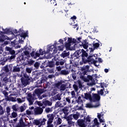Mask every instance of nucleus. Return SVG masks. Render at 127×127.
Instances as JSON below:
<instances>
[{
	"label": "nucleus",
	"instance_id": "nucleus-1",
	"mask_svg": "<svg viewBox=\"0 0 127 127\" xmlns=\"http://www.w3.org/2000/svg\"><path fill=\"white\" fill-rule=\"evenodd\" d=\"M44 93V89L42 88H36L33 92V96L35 99H39L42 100L43 98H46V95L43 94L41 96L42 94Z\"/></svg>",
	"mask_w": 127,
	"mask_h": 127
},
{
	"label": "nucleus",
	"instance_id": "nucleus-2",
	"mask_svg": "<svg viewBox=\"0 0 127 127\" xmlns=\"http://www.w3.org/2000/svg\"><path fill=\"white\" fill-rule=\"evenodd\" d=\"M89 49L90 50L89 55H88V60L89 62H91V63H93L95 66H98L96 65V64L97 62H98L96 60L98 59L97 57H96V55L94 54V51L95 50L94 49H93L92 47H89Z\"/></svg>",
	"mask_w": 127,
	"mask_h": 127
},
{
	"label": "nucleus",
	"instance_id": "nucleus-3",
	"mask_svg": "<svg viewBox=\"0 0 127 127\" xmlns=\"http://www.w3.org/2000/svg\"><path fill=\"white\" fill-rule=\"evenodd\" d=\"M90 69V66L86 65L85 66H83L81 68L82 73L80 74L79 78L83 80L84 81H86L87 80V78L85 77V75H87V73L89 72V70Z\"/></svg>",
	"mask_w": 127,
	"mask_h": 127
},
{
	"label": "nucleus",
	"instance_id": "nucleus-4",
	"mask_svg": "<svg viewBox=\"0 0 127 127\" xmlns=\"http://www.w3.org/2000/svg\"><path fill=\"white\" fill-rule=\"evenodd\" d=\"M82 54H81V57L82 58V61L84 63V64H86V63H88L89 62V50H87L86 51H84V49H82Z\"/></svg>",
	"mask_w": 127,
	"mask_h": 127
},
{
	"label": "nucleus",
	"instance_id": "nucleus-5",
	"mask_svg": "<svg viewBox=\"0 0 127 127\" xmlns=\"http://www.w3.org/2000/svg\"><path fill=\"white\" fill-rule=\"evenodd\" d=\"M83 53V49L77 50L71 56L70 59L72 61H75L76 59H78L80 56H82Z\"/></svg>",
	"mask_w": 127,
	"mask_h": 127
},
{
	"label": "nucleus",
	"instance_id": "nucleus-6",
	"mask_svg": "<svg viewBox=\"0 0 127 127\" xmlns=\"http://www.w3.org/2000/svg\"><path fill=\"white\" fill-rule=\"evenodd\" d=\"M41 107H42L43 109H45L46 107H50L52 106V102L49 101V100H46V99H43L42 103L40 105Z\"/></svg>",
	"mask_w": 127,
	"mask_h": 127
},
{
	"label": "nucleus",
	"instance_id": "nucleus-7",
	"mask_svg": "<svg viewBox=\"0 0 127 127\" xmlns=\"http://www.w3.org/2000/svg\"><path fill=\"white\" fill-rule=\"evenodd\" d=\"M27 100L29 102V106H31V105H33V103L34 102V100H37V99H35L31 93H29L28 94Z\"/></svg>",
	"mask_w": 127,
	"mask_h": 127
},
{
	"label": "nucleus",
	"instance_id": "nucleus-8",
	"mask_svg": "<svg viewBox=\"0 0 127 127\" xmlns=\"http://www.w3.org/2000/svg\"><path fill=\"white\" fill-rule=\"evenodd\" d=\"M32 81L33 80H30V79L29 78L26 79L24 77L21 78V82L22 83V86H23L24 87L27 86V85H29L30 84V82H32Z\"/></svg>",
	"mask_w": 127,
	"mask_h": 127
},
{
	"label": "nucleus",
	"instance_id": "nucleus-9",
	"mask_svg": "<svg viewBox=\"0 0 127 127\" xmlns=\"http://www.w3.org/2000/svg\"><path fill=\"white\" fill-rule=\"evenodd\" d=\"M77 125L79 127H86L87 124L85 122V117L83 119H79L77 120Z\"/></svg>",
	"mask_w": 127,
	"mask_h": 127
},
{
	"label": "nucleus",
	"instance_id": "nucleus-10",
	"mask_svg": "<svg viewBox=\"0 0 127 127\" xmlns=\"http://www.w3.org/2000/svg\"><path fill=\"white\" fill-rule=\"evenodd\" d=\"M35 115H41L43 113V108L38 107L34 109Z\"/></svg>",
	"mask_w": 127,
	"mask_h": 127
},
{
	"label": "nucleus",
	"instance_id": "nucleus-11",
	"mask_svg": "<svg viewBox=\"0 0 127 127\" xmlns=\"http://www.w3.org/2000/svg\"><path fill=\"white\" fill-rule=\"evenodd\" d=\"M92 102H99L101 100V96L100 95L96 93L93 94L92 99L91 98Z\"/></svg>",
	"mask_w": 127,
	"mask_h": 127
},
{
	"label": "nucleus",
	"instance_id": "nucleus-12",
	"mask_svg": "<svg viewBox=\"0 0 127 127\" xmlns=\"http://www.w3.org/2000/svg\"><path fill=\"white\" fill-rule=\"evenodd\" d=\"M56 50V48L55 47V46L52 45L49 47V48L48 49V52L50 53V54H54L56 53L55 51Z\"/></svg>",
	"mask_w": 127,
	"mask_h": 127
},
{
	"label": "nucleus",
	"instance_id": "nucleus-13",
	"mask_svg": "<svg viewBox=\"0 0 127 127\" xmlns=\"http://www.w3.org/2000/svg\"><path fill=\"white\" fill-rule=\"evenodd\" d=\"M47 117L48 119L47 123H53L54 118H55V115H54V114H48Z\"/></svg>",
	"mask_w": 127,
	"mask_h": 127
},
{
	"label": "nucleus",
	"instance_id": "nucleus-14",
	"mask_svg": "<svg viewBox=\"0 0 127 127\" xmlns=\"http://www.w3.org/2000/svg\"><path fill=\"white\" fill-rule=\"evenodd\" d=\"M25 123L23 122V118L21 117L19 120V123L16 126V127H25Z\"/></svg>",
	"mask_w": 127,
	"mask_h": 127
},
{
	"label": "nucleus",
	"instance_id": "nucleus-15",
	"mask_svg": "<svg viewBox=\"0 0 127 127\" xmlns=\"http://www.w3.org/2000/svg\"><path fill=\"white\" fill-rule=\"evenodd\" d=\"M64 82L63 80H60V81H58L57 83H55L54 85L55 89H58L59 90L60 89V87L63 84Z\"/></svg>",
	"mask_w": 127,
	"mask_h": 127
},
{
	"label": "nucleus",
	"instance_id": "nucleus-16",
	"mask_svg": "<svg viewBox=\"0 0 127 127\" xmlns=\"http://www.w3.org/2000/svg\"><path fill=\"white\" fill-rule=\"evenodd\" d=\"M55 59H52V61L48 62L47 66L46 67H49L50 68H53L55 67Z\"/></svg>",
	"mask_w": 127,
	"mask_h": 127
},
{
	"label": "nucleus",
	"instance_id": "nucleus-17",
	"mask_svg": "<svg viewBox=\"0 0 127 127\" xmlns=\"http://www.w3.org/2000/svg\"><path fill=\"white\" fill-rule=\"evenodd\" d=\"M91 91H89V93H84V99L85 100H92V95H91Z\"/></svg>",
	"mask_w": 127,
	"mask_h": 127
},
{
	"label": "nucleus",
	"instance_id": "nucleus-18",
	"mask_svg": "<svg viewBox=\"0 0 127 127\" xmlns=\"http://www.w3.org/2000/svg\"><path fill=\"white\" fill-rule=\"evenodd\" d=\"M62 112L64 114V117H67L69 115V110L67 107H64L62 110Z\"/></svg>",
	"mask_w": 127,
	"mask_h": 127
},
{
	"label": "nucleus",
	"instance_id": "nucleus-19",
	"mask_svg": "<svg viewBox=\"0 0 127 127\" xmlns=\"http://www.w3.org/2000/svg\"><path fill=\"white\" fill-rule=\"evenodd\" d=\"M68 74H69V71L65 69H63L61 71L59 72V75L66 76Z\"/></svg>",
	"mask_w": 127,
	"mask_h": 127
},
{
	"label": "nucleus",
	"instance_id": "nucleus-20",
	"mask_svg": "<svg viewBox=\"0 0 127 127\" xmlns=\"http://www.w3.org/2000/svg\"><path fill=\"white\" fill-rule=\"evenodd\" d=\"M66 102H67L68 104H70L71 103V99H70V97H68L65 98V100H64L63 101V106H65V105H67V103Z\"/></svg>",
	"mask_w": 127,
	"mask_h": 127
},
{
	"label": "nucleus",
	"instance_id": "nucleus-21",
	"mask_svg": "<svg viewBox=\"0 0 127 127\" xmlns=\"http://www.w3.org/2000/svg\"><path fill=\"white\" fill-rule=\"evenodd\" d=\"M70 55V53L68 52H66V51H64L62 55L61 56L63 57V58H66V57H68Z\"/></svg>",
	"mask_w": 127,
	"mask_h": 127
},
{
	"label": "nucleus",
	"instance_id": "nucleus-22",
	"mask_svg": "<svg viewBox=\"0 0 127 127\" xmlns=\"http://www.w3.org/2000/svg\"><path fill=\"white\" fill-rule=\"evenodd\" d=\"M85 123L87 125H88V124L89 125L91 124V117H90V116L88 115L86 118L85 117Z\"/></svg>",
	"mask_w": 127,
	"mask_h": 127
},
{
	"label": "nucleus",
	"instance_id": "nucleus-23",
	"mask_svg": "<svg viewBox=\"0 0 127 127\" xmlns=\"http://www.w3.org/2000/svg\"><path fill=\"white\" fill-rule=\"evenodd\" d=\"M12 72H13V73H15L16 72H20V67L17 66H14L13 67V70H12Z\"/></svg>",
	"mask_w": 127,
	"mask_h": 127
},
{
	"label": "nucleus",
	"instance_id": "nucleus-24",
	"mask_svg": "<svg viewBox=\"0 0 127 127\" xmlns=\"http://www.w3.org/2000/svg\"><path fill=\"white\" fill-rule=\"evenodd\" d=\"M16 97H17V96H16L15 97H7V98H6V101H11V102H16Z\"/></svg>",
	"mask_w": 127,
	"mask_h": 127
},
{
	"label": "nucleus",
	"instance_id": "nucleus-25",
	"mask_svg": "<svg viewBox=\"0 0 127 127\" xmlns=\"http://www.w3.org/2000/svg\"><path fill=\"white\" fill-rule=\"evenodd\" d=\"M6 50H7V51H8L9 52V53H10V54H11V55H14V54H15V51H14V50H12V49L11 48L7 47Z\"/></svg>",
	"mask_w": 127,
	"mask_h": 127
},
{
	"label": "nucleus",
	"instance_id": "nucleus-26",
	"mask_svg": "<svg viewBox=\"0 0 127 127\" xmlns=\"http://www.w3.org/2000/svg\"><path fill=\"white\" fill-rule=\"evenodd\" d=\"M103 116H104V114H102L101 115V114L98 113L97 118L99 120L100 123H105L104 120L101 118H103Z\"/></svg>",
	"mask_w": 127,
	"mask_h": 127
},
{
	"label": "nucleus",
	"instance_id": "nucleus-27",
	"mask_svg": "<svg viewBox=\"0 0 127 127\" xmlns=\"http://www.w3.org/2000/svg\"><path fill=\"white\" fill-rule=\"evenodd\" d=\"M2 30L3 31V33L4 34H10L11 33V31H10V29L6 28V29H2Z\"/></svg>",
	"mask_w": 127,
	"mask_h": 127
},
{
	"label": "nucleus",
	"instance_id": "nucleus-28",
	"mask_svg": "<svg viewBox=\"0 0 127 127\" xmlns=\"http://www.w3.org/2000/svg\"><path fill=\"white\" fill-rule=\"evenodd\" d=\"M33 63H34V61L32 60H28L25 63V65H29V66H31L33 65Z\"/></svg>",
	"mask_w": 127,
	"mask_h": 127
},
{
	"label": "nucleus",
	"instance_id": "nucleus-29",
	"mask_svg": "<svg viewBox=\"0 0 127 127\" xmlns=\"http://www.w3.org/2000/svg\"><path fill=\"white\" fill-rule=\"evenodd\" d=\"M6 39L7 40H8V37H7V36H5L4 35H2L1 38L0 39V41L1 42H4V40H6Z\"/></svg>",
	"mask_w": 127,
	"mask_h": 127
},
{
	"label": "nucleus",
	"instance_id": "nucleus-30",
	"mask_svg": "<svg viewBox=\"0 0 127 127\" xmlns=\"http://www.w3.org/2000/svg\"><path fill=\"white\" fill-rule=\"evenodd\" d=\"M93 48V49H94L95 50V49H98V48H99V47H100V44H99V43H96L95 44H92Z\"/></svg>",
	"mask_w": 127,
	"mask_h": 127
},
{
	"label": "nucleus",
	"instance_id": "nucleus-31",
	"mask_svg": "<svg viewBox=\"0 0 127 127\" xmlns=\"http://www.w3.org/2000/svg\"><path fill=\"white\" fill-rule=\"evenodd\" d=\"M59 90L61 91H65V90H66V84L62 83V85H61V87H60Z\"/></svg>",
	"mask_w": 127,
	"mask_h": 127
},
{
	"label": "nucleus",
	"instance_id": "nucleus-32",
	"mask_svg": "<svg viewBox=\"0 0 127 127\" xmlns=\"http://www.w3.org/2000/svg\"><path fill=\"white\" fill-rule=\"evenodd\" d=\"M54 98L56 100V101H57V100L58 101H61V95H60V94H58L56 96H55Z\"/></svg>",
	"mask_w": 127,
	"mask_h": 127
},
{
	"label": "nucleus",
	"instance_id": "nucleus-33",
	"mask_svg": "<svg viewBox=\"0 0 127 127\" xmlns=\"http://www.w3.org/2000/svg\"><path fill=\"white\" fill-rule=\"evenodd\" d=\"M51 85V84H50V83H49V82H46V83L45 85H44V89H49V88H50Z\"/></svg>",
	"mask_w": 127,
	"mask_h": 127
},
{
	"label": "nucleus",
	"instance_id": "nucleus-34",
	"mask_svg": "<svg viewBox=\"0 0 127 127\" xmlns=\"http://www.w3.org/2000/svg\"><path fill=\"white\" fill-rule=\"evenodd\" d=\"M17 101L18 102V103H19V104H21V103H23V102H25V98H22V99H21L20 98H17Z\"/></svg>",
	"mask_w": 127,
	"mask_h": 127
},
{
	"label": "nucleus",
	"instance_id": "nucleus-35",
	"mask_svg": "<svg viewBox=\"0 0 127 127\" xmlns=\"http://www.w3.org/2000/svg\"><path fill=\"white\" fill-rule=\"evenodd\" d=\"M33 124L36 126H39V127H40V121L39 120H35L34 121Z\"/></svg>",
	"mask_w": 127,
	"mask_h": 127
},
{
	"label": "nucleus",
	"instance_id": "nucleus-36",
	"mask_svg": "<svg viewBox=\"0 0 127 127\" xmlns=\"http://www.w3.org/2000/svg\"><path fill=\"white\" fill-rule=\"evenodd\" d=\"M3 71H5L6 73H8L9 72V69L8 68V65H6L3 67Z\"/></svg>",
	"mask_w": 127,
	"mask_h": 127
},
{
	"label": "nucleus",
	"instance_id": "nucleus-37",
	"mask_svg": "<svg viewBox=\"0 0 127 127\" xmlns=\"http://www.w3.org/2000/svg\"><path fill=\"white\" fill-rule=\"evenodd\" d=\"M45 112H46V113H47V114H48L49 113H51V112H52V108H46L45 110Z\"/></svg>",
	"mask_w": 127,
	"mask_h": 127
},
{
	"label": "nucleus",
	"instance_id": "nucleus-38",
	"mask_svg": "<svg viewBox=\"0 0 127 127\" xmlns=\"http://www.w3.org/2000/svg\"><path fill=\"white\" fill-rule=\"evenodd\" d=\"M24 79H26L27 80H28V79H30L31 80L33 81V80L32 79V78L28 76V75H27V74L26 73L24 74Z\"/></svg>",
	"mask_w": 127,
	"mask_h": 127
},
{
	"label": "nucleus",
	"instance_id": "nucleus-39",
	"mask_svg": "<svg viewBox=\"0 0 127 127\" xmlns=\"http://www.w3.org/2000/svg\"><path fill=\"white\" fill-rule=\"evenodd\" d=\"M78 104H83V100H82V98L81 96H79L77 100H76Z\"/></svg>",
	"mask_w": 127,
	"mask_h": 127
},
{
	"label": "nucleus",
	"instance_id": "nucleus-40",
	"mask_svg": "<svg viewBox=\"0 0 127 127\" xmlns=\"http://www.w3.org/2000/svg\"><path fill=\"white\" fill-rule=\"evenodd\" d=\"M47 121L45 118L43 119L42 121L40 123V127H41V126H45V122Z\"/></svg>",
	"mask_w": 127,
	"mask_h": 127
},
{
	"label": "nucleus",
	"instance_id": "nucleus-41",
	"mask_svg": "<svg viewBox=\"0 0 127 127\" xmlns=\"http://www.w3.org/2000/svg\"><path fill=\"white\" fill-rule=\"evenodd\" d=\"M37 84H36V87L39 88V87H41V81L40 80H38L36 82Z\"/></svg>",
	"mask_w": 127,
	"mask_h": 127
},
{
	"label": "nucleus",
	"instance_id": "nucleus-42",
	"mask_svg": "<svg viewBox=\"0 0 127 127\" xmlns=\"http://www.w3.org/2000/svg\"><path fill=\"white\" fill-rule=\"evenodd\" d=\"M2 93L3 94V95H4V97H5V98H7V97H8V93L6 92V90L2 91Z\"/></svg>",
	"mask_w": 127,
	"mask_h": 127
},
{
	"label": "nucleus",
	"instance_id": "nucleus-43",
	"mask_svg": "<svg viewBox=\"0 0 127 127\" xmlns=\"http://www.w3.org/2000/svg\"><path fill=\"white\" fill-rule=\"evenodd\" d=\"M34 66L35 68H36V69H38V68H39V66H40V63L38 62H36L34 64Z\"/></svg>",
	"mask_w": 127,
	"mask_h": 127
},
{
	"label": "nucleus",
	"instance_id": "nucleus-44",
	"mask_svg": "<svg viewBox=\"0 0 127 127\" xmlns=\"http://www.w3.org/2000/svg\"><path fill=\"white\" fill-rule=\"evenodd\" d=\"M12 109L13 111H14V112H17L18 111V110L17 109V107H16V105H12Z\"/></svg>",
	"mask_w": 127,
	"mask_h": 127
},
{
	"label": "nucleus",
	"instance_id": "nucleus-45",
	"mask_svg": "<svg viewBox=\"0 0 127 127\" xmlns=\"http://www.w3.org/2000/svg\"><path fill=\"white\" fill-rule=\"evenodd\" d=\"M4 114V111L1 105L0 106V115H3Z\"/></svg>",
	"mask_w": 127,
	"mask_h": 127
},
{
	"label": "nucleus",
	"instance_id": "nucleus-46",
	"mask_svg": "<svg viewBox=\"0 0 127 127\" xmlns=\"http://www.w3.org/2000/svg\"><path fill=\"white\" fill-rule=\"evenodd\" d=\"M57 125H61V124H62V119L59 117L57 121Z\"/></svg>",
	"mask_w": 127,
	"mask_h": 127
},
{
	"label": "nucleus",
	"instance_id": "nucleus-47",
	"mask_svg": "<svg viewBox=\"0 0 127 127\" xmlns=\"http://www.w3.org/2000/svg\"><path fill=\"white\" fill-rule=\"evenodd\" d=\"M64 46L66 48H67V49L70 48V46H71V44H70V43L68 42H66Z\"/></svg>",
	"mask_w": 127,
	"mask_h": 127
},
{
	"label": "nucleus",
	"instance_id": "nucleus-48",
	"mask_svg": "<svg viewBox=\"0 0 127 127\" xmlns=\"http://www.w3.org/2000/svg\"><path fill=\"white\" fill-rule=\"evenodd\" d=\"M72 116V118L74 119V120H77L79 119V115L78 114H71Z\"/></svg>",
	"mask_w": 127,
	"mask_h": 127
},
{
	"label": "nucleus",
	"instance_id": "nucleus-49",
	"mask_svg": "<svg viewBox=\"0 0 127 127\" xmlns=\"http://www.w3.org/2000/svg\"><path fill=\"white\" fill-rule=\"evenodd\" d=\"M26 71L27 73L30 74V73H31V72L32 71V69L31 68H29V67H27L26 68Z\"/></svg>",
	"mask_w": 127,
	"mask_h": 127
},
{
	"label": "nucleus",
	"instance_id": "nucleus-50",
	"mask_svg": "<svg viewBox=\"0 0 127 127\" xmlns=\"http://www.w3.org/2000/svg\"><path fill=\"white\" fill-rule=\"evenodd\" d=\"M26 110V108H25L24 106H21L20 107V110L21 113H22V112H24Z\"/></svg>",
	"mask_w": 127,
	"mask_h": 127
},
{
	"label": "nucleus",
	"instance_id": "nucleus-51",
	"mask_svg": "<svg viewBox=\"0 0 127 127\" xmlns=\"http://www.w3.org/2000/svg\"><path fill=\"white\" fill-rule=\"evenodd\" d=\"M20 36L23 38H25L27 36V34L26 33H22L20 34Z\"/></svg>",
	"mask_w": 127,
	"mask_h": 127
},
{
	"label": "nucleus",
	"instance_id": "nucleus-52",
	"mask_svg": "<svg viewBox=\"0 0 127 127\" xmlns=\"http://www.w3.org/2000/svg\"><path fill=\"white\" fill-rule=\"evenodd\" d=\"M86 108L91 109L92 108H94V105H92L91 103H88L86 104Z\"/></svg>",
	"mask_w": 127,
	"mask_h": 127
},
{
	"label": "nucleus",
	"instance_id": "nucleus-53",
	"mask_svg": "<svg viewBox=\"0 0 127 127\" xmlns=\"http://www.w3.org/2000/svg\"><path fill=\"white\" fill-rule=\"evenodd\" d=\"M72 78L73 80L77 79V74L75 72L72 74Z\"/></svg>",
	"mask_w": 127,
	"mask_h": 127
},
{
	"label": "nucleus",
	"instance_id": "nucleus-54",
	"mask_svg": "<svg viewBox=\"0 0 127 127\" xmlns=\"http://www.w3.org/2000/svg\"><path fill=\"white\" fill-rule=\"evenodd\" d=\"M94 124L95 126H99V122H98V119L97 118H95L94 120Z\"/></svg>",
	"mask_w": 127,
	"mask_h": 127
},
{
	"label": "nucleus",
	"instance_id": "nucleus-55",
	"mask_svg": "<svg viewBox=\"0 0 127 127\" xmlns=\"http://www.w3.org/2000/svg\"><path fill=\"white\" fill-rule=\"evenodd\" d=\"M82 47L84 49H88L89 46L88 45V44L84 43L82 44Z\"/></svg>",
	"mask_w": 127,
	"mask_h": 127
},
{
	"label": "nucleus",
	"instance_id": "nucleus-56",
	"mask_svg": "<svg viewBox=\"0 0 127 127\" xmlns=\"http://www.w3.org/2000/svg\"><path fill=\"white\" fill-rule=\"evenodd\" d=\"M47 127H54V126L53 124H52V123L47 122Z\"/></svg>",
	"mask_w": 127,
	"mask_h": 127
},
{
	"label": "nucleus",
	"instance_id": "nucleus-57",
	"mask_svg": "<svg viewBox=\"0 0 127 127\" xmlns=\"http://www.w3.org/2000/svg\"><path fill=\"white\" fill-rule=\"evenodd\" d=\"M11 116H12V118H16V117H17V113H16V112H12L11 113Z\"/></svg>",
	"mask_w": 127,
	"mask_h": 127
},
{
	"label": "nucleus",
	"instance_id": "nucleus-58",
	"mask_svg": "<svg viewBox=\"0 0 127 127\" xmlns=\"http://www.w3.org/2000/svg\"><path fill=\"white\" fill-rule=\"evenodd\" d=\"M9 71L12 72V64H9L8 66Z\"/></svg>",
	"mask_w": 127,
	"mask_h": 127
},
{
	"label": "nucleus",
	"instance_id": "nucleus-59",
	"mask_svg": "<svg viewBox=\"0 0 127 127\" xmlns=\"http://www.w3.org/2000/svg\"><path fill=\"white\" fill-rule=\"evenodd\" d=\"M41 69H44L45 68V63H42V64L40 66Z\"/></svg>",
	"mask_w": 127,
	"mask_h": 127
},
{
	"label": "nucleus",
	"instance_id": "nucleus-60",
	"mask_svg": "<svg viewBox=\"0 0 127 127\" xmlns=\"http://www.w3.org/2000/svg\"><path fill=\"white\" fill-rule=\"evenodd\" d=\"M64 47V45H62L61 46H59L58 49H59V50L63 51Z\"/></svg>",
	"mask_w": 127,
	"mask_h": 127
},
{
	"label": "nucleus",
	"instance_id": "nucleus-61",
	"mask_svg": "<svg viewBox=\"0 0 127 127\" xmlns=\"http://www.w3.org/2000/svg\"><path fill=\"white\" fill-rule=\"evenodd\" d=\"M73 89H74V90H75V91H76V92H77V91H78V86H77V85L74 84L73 85Z\"/></svg>",
	"mask_w": 127,
	"mask_h": 127
},
{
	"label": "nucleus",
	"instance_id": "nucleus-62",
	"mask_svg": "<svg viewBox=\"0 0 127 127\" xmlns=\"http://www.w3.org/2000/svg\"><path fill=\"white\" fill-rule=\"evenodd\" d=\"M56 69L58 72H61V71H62V70H61L62 68H61L60 66L56 67Z\"/></svg>",
	"mask_w": 127,
	"mask_h": 127
},
{
	"label": "nucleus",
	"instance_id": "nucleus-63",
	"mask_svg": "<svg viewBox=\"0 0 127 127\" xmlns=\"http://www.w3.org/2000/svg\"><path fill=\"white\" fill-rule=\"evenodd\" d=\"M56 105H57V106H58L59 107H63L64 106L63 105H62V104H61L60 103V101L57 102Z\"/></svg>",
	"mask_w": 127,
	"mask_h": 127
},
{
	"label": "nucleus",
	"instance_id": "nucleus-64",
	"mask_svg": "<svg viewBox=\"0 0 127 127\" xmlns=\"http://www.w3.org/2000/svg\"><path fill=\"white\" fill-rule=\"evenodd\" d=\"M67 42L68 43L71 44V43H72V38H68Z\"/></svg>",
	"mask_w": 127,
	"mask_h": 127
}]
</instances>
